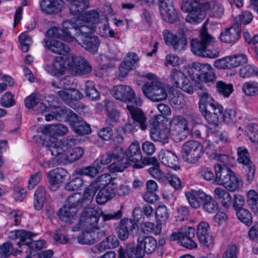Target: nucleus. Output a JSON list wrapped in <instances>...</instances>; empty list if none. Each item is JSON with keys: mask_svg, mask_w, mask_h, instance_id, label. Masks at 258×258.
I'll return each instance as SVG.
<instances>
[{"mask_svg": "<svg viewBox=\"0 0 258 258\" xmlns=\"http://www.w3.org/2000/svg\"><path fill=\"white\" fill-rule=\"evenodd\" d=\"M87 211L88 208L84 209L81 215L79 222L72 228V231H78L83 228H89L90 227H93V224L90 222L91 218L90 214H88L86 213Z\"/></svg>", "mask_w": 258, "mask_h": 258, "instance_id": "46", "label": "nucleus"}, {"mask_svg": "<svg viewBox=\"0 0 258 258\" xmlns=\"http://www.w3.org/2000/svg\"><path fill=\"white\" fill-rule=\"evenodd\" d=\"M215 197L225 209L229 208L232 204V198L230 194L221 187H216L214 191Z\"/></svg>", "mask_w": 258, "mask_h": 258, "instance_id": "39", "label": "nucleus"}, {"mask_svg": "<svg viewBox=\"0 0 258 258\" xmlns=\"http://www.w3.org/2000/svg\"><path fill=\"white\" fill-rule=\"evenodd\" d=\"M169 217V210L165 205L158 206L156 212V218L159 225L165 224Z\"/></svg>", "mask_w": 258, "mask_h": 258, "instance_id": "54", "label": "nucleus"}, {"mask_svg": "<svg viewBox=\"0 0 258 258\" xmlns=\"http://www.w3.org/2000/svg\"><path fill=\"white\" fill-rule=\"evenodd\" d=\"M75 40L80 44L85 50L92 53H96L98 50L100 42L96 36L92 35L90 33H76L73 31Z\"/></svg>", "mask_w": 258, "mask_h": 258, "instance_id": "14", "label": "nucleus"}, {"mask_svg": "<svg viewBox=\"0 0 258 258\" xmlns=\"http://www.w3.org/2000/svg\"><path fill=\"white\" fill-rule=\"evenodd\" d=\"M64 6L62 0H40V10L46 15L56 14L60 12Z\"/></svg>", "mask_w": 258, "mask_h": 258, "instance_id": "24", "label": "nucleus"}, {"mask_svg": "<svg viewBox=\"0 0 258 258\" xmlns=\"http://www.w3.org/2000/svg\"><path fill=\"white\" fill-rule=\"evenodd\" d=\"M19 250H21V248L17 249L16 251H14L11 243L5 242L0 246V256L8 257L12 254L16 255L22 252H19Z\"/></svg>", "mask_w": 258, "mask_h": 258, "instance_id": "58", "label": "nucleus"}, {"mask_svg": "<svg viewBox=\"0 0 258 258\" xmlns=\"http://www.w3.org/2000/svg\"><path fill=\"white\" fill-rule=\"evenodd\" d=\"M237 152L238 155L237 161L239 163L244 165L251 163L249 153L246 148L244 147H238Z\"/></svg>", "mask_w": 258, "mask_h": 258, "instance_id": "59", "label": "nucleus"}, {"mask_svg": "<svg viewBox=\"0 0 258 258\" xmlns=\"http://www.w3.org/2000/svg\"><path fill=\"white\" fill-rule=\"evenodd\" d=\"M49 140L46 139L44 141L47 152L57 157L59 163L67 164L74 162L81 158L84 153V150L81 147H77L69 151L76 144L77 139L75 137L68 136L58 142Z\"/></svg>", "mask_w": 258, "mask_h": 258, "instance_id": "3", "label": "nucleus"}, {"mask_svg": "<svg viewBox=\"0 0 258 258\" xmlns=\"http://www.w3.org/2000/svg\"><path fill=\"white\" fill-rule=\"evenodd\" d=\"M170 78L174 86L180 88L189 94H193V86L183 72L176 69H173L171 72Z\"/></svg>", "mask_w": 258, "mask_h": 258, "instance_id": "17", "label": "nucleus"}, {"mask_svg": "<svg viewBox=\"0 0 258 258\" xmlns=\"http://www.w3.org/2000/svg\"><path fill=\"white\" fill-rule=\"evenodd\" d=\"M83 180L82 177H77L72 179L69 182L67 183L64 186L66 190L68 191H73L77 190L83 187Z\"/></svg>", "mask_w": 258, "mask_h": 258, "instance_id": "64", "label": "nucleus"}, {"mask_svg": "<svg viewBox=\"0 0 258 258\" xmlns=\"http://www.w3.org/2000/svg\"><path fill=\"white\" fill-rule=\"evenodd\" d=\"M206 195L207 193L202 190H191L185 192L189 204L195 209H198L201 207Z\"/></svg>", "mask_w": 258, "mask_h": 258, "instance_id": "34", "label": "nucleus"}, {"mask_svg": "<svg viewBox=\"0 0 258 258\" xmlns=\"http://www.w3.org/2000/svg\"><path fill=\"white\" fill-rule=\"evenodd\" d=\"M236 213L238 219L245 225L249 226L252 224V216L248 210L243 208L236 211Z\"/></svg>", "mask_w": 258, "mask_h": 258, "instance_id": "60", "label": "nucleus"}, {"mask_svg": "<svg viewBox=\"0 0 258 258\" xmlns=\"http://www.w3.org/2000/svg\"><path fill=\"white\" fill-rule=\"evenodd\" d=\"M258 70L257 68L252 65H246L242 67L239 70V75L241 77L245 78H249L257 75Z\"/></svg>", "mask_w": 258, "mask_h": 258, "instance_id": "62", "label": "nucleus"}, {"mask_svg": "<svg viewBox=\"0 0 258 258\" xmlns=\"http://www.w3.org/2000/svg\"><path fill=\"white\" fill-rule=\"evenodd\" d=\"M66 60L61 56H57L52 61V65H46L44 67L45 70L52 76L57 77L63 75L67 70Z\"/></svg>", "mask_w": 258, "mask_h": 258, "instance_id": "28", "label": "nucleus"}, {"mask_svg": "<svg viewBox=\"0 0 258 258\" xmlns=\"http://www.w3.org/2000/svg\"><path fill=\"white\" fill-rule=\"evenodd\" d=\"M160 12L162 19L166 22L173 23L178 19V15L173 5V4H163L159 6Z\"/></svg>", "mask_w": 258, "mask_h": 258, "instance_id": "36", "label": "nucleus"}, {"mask_svg": "<svg viewBox=\"0 0 258 258\" xmlns=\"http://www.w3.org/2000/svg\"><path fill=\"white\" fill-rule=\"evenodd\" d=\"M204 3L201 4L196 0H183L181 10L184 12H189L201 8Z\"/></svg>", "mask_w": 258, "mask_h": 258, "instance_id": "63", "label": "nucleus"}, {"mask_svg": "<svg viewBox=\"0 0 258 258\" xmlns=\"http://www.w3.org/2000/svg\"><path fill=\"white\" fill-rule=\"evenodd\" d=\"M67 120L70 122L73 130L76 134L86 135L91 133V130L90 125L84 121L82 117L78 116L71 109Z\"/></svg>", "mask_w": 258, "mask_h": 258, "instance_id": "19", "label": "nucleus"}, {"mask_svg": "<svg viewBox=\"0 0 258 258\" xmlns=\"http://www.w3.org/2000/svg\"><path fill=\"white\" fill-rule=\"evenodd\" d=\"M229 67L230 69L236 68L240 65L246 63L247 62V58L243 53H239L228 56Z\"/></svg>", "mask_w": 258, "mask_h": 258, "instance_id": "55", "label": "nucleus"}, {"mask_svg": "<svg viewBox=\"0 0 258 258\" xmlns=\"http://www.w3.org/2000/svg\"><path fill=\"white\" fill-rule=\"evenodd\" d=\"M46 36L48 38H45L43 40L42 43L43 46L51 51L56 54L62 55L66 54L70 52V48L68 45L64 44L58 40L52 38L51 37H54V36H48L47 35V33H46ZM54 38L61 39L56 37H54Z\"/></svg>", "mask_w": 258, "mask_h": 258, "instance_id": "22", "label": "nucleus"}, {"mask_svg": "<svg viewBox=\"0 0 258 258\" xmlns=\"http://www.w3.org/2000/svg\"><path fill=\"white\" fill-rule=\"evenodd\" d=\"M216 91L220 96L227 98L233 91V85L219 81L216 84Z\"/></svg>", "mask_w": 258, "mask_h": 258, "instance_id": "47", "label": "nucleus"}, {"mask_svg": "<svg viewBox=\"0 0 258 258\" xmlns=\"http://www.w3.org/2000/svg\"><path fill=\"white\" fill-rule=\"evenodd\" d=\"M195 229L192 227H184L173 231L170 236V240H177L178 243L188 249L197 247V243L192 239L195 237Z\"/></svg>", "mask_w": 258, "mask_h": 258, "instance_id": "11", "label": "nucleus"}, {"mask_svg": "<svg viewBox=\"0 0 258 258\" xmlns=\"http://www.w3.org/2000/svg\"><path fill=\"white\" fill-rule=\"evenodd\" d=\"M137 225L136 222L131 219H122L116 228L119 238L121 240H126L129 236L130 232L135 229Z\"/></svg>", "mask_w": 258, "mask_h": 258, "instance_id": "29", "label": "nucleus"}, {"mask_svg": "<svg viewBox=\"0 0 258 258\" xmlns=\"http://www.w3.org/2000/svg\"><path fill=\"white\" fill-rule=\"evenodd\" d=\"M46 191L42 186H39L35 191L34 198V206L36 210H40L43 206L45 200Z\"/></svg>", "mask_w": 258, "mask_h": 258, "instance_id": "48", "label": "nucleus"}, {"mask_svg": "<svg viewBox=\"0 0 258 258\" xmlns=\"http://www.w3.org/2000/svg\"><path fill=\"white\" fill-rule=\"evenodd\" d=\"M247 202L252 211L258 213V194L254 190H249L247 194Z\"/></svg>", "mask_w": 258, "mask_h": 258, "instance_id": "56", "label": "nucleus"}, {"mask_svg": "<svg viewBox=\"0 0 258 258\" xmlns=\"http://www.w3.org/2000/svg\"><path fill=\"white\" fill-rule=\"evenodd\" d=\"M79 193H74L68 198V204H66L60 209L58 216L60 220L66 222H71L74 218L79 208Z\"/></svg>", "mask_w": 258, "mask_h": 258, "instance_id": "13", "label": "nucleus"}, {"mask_svg": "<svg viewBox=\"0 0 258 258\" xmlns=\"http://www.w3.org/2000/svg\"><path fill=\"white\" fill-rule=\"evenodd\" d=\"M121 153L118 152V149H115L112 152L102 155L100 159H97L94 161V165L99 166L101 168V165H107L111 161H115L121 157Z\"/></svg>", "mask_w": 258, "mask_h": 258, "instance_id": "40", "label": "nucleus"}, {"mask_svg": "<svg viewBox=\"0 0 258 258\" xmlns=\"http://www.w3.org/2000/svg\"><path fill=\"white\" fill-rule=\"evenodd\" d=\"M188 73L193 79L197 78L205 83L213 82L216 78L212 67L208 63L193 62Z\"/></svg>", "mask_w": 258, "mask_h": 258, "instance_id": "9", "label": "nucleus"}, {"mask_svg": "<svg viewBox=\"0 0 258 258\" xmlns=\"http://www.w3.org/2000/svg\"><path fill=\"white\" fill-rule=\"evenodd\" d=\"M163 36L165 43L172 46L176 51L183 50L187 45L186 37L183 33L178 32L174 34L168 30H165L163 32Z\"/></svg>", "mask_w": 258, "mask_h": 258, "instance_id": "16", "label": "nucleus"}, {"mask_svg": "<svg viewBox=\"0 0 258 258\" xmlns=\"http://www.w3.org/2000/svg\"><path fill=\"white\" fill-rule=\"evenodd\" d=\"M159 158L165 166L173 168L175 171L179 169V166L176 164L178 160L175 153L168 150L162 149L159 152Z\"/></svg>", "mask_w": 258, "mask_h": 258, "instance_id": "31", "label": "nucleus"}, {"mask_svg": "<svg viewBox=\"0 0 258 258\" xmlns=\"http://www.w3.org/2000/svg\"><path fill=\"white\" fill-rule=\"evenodd\" d=\"M169 100L170 104L176 108H182L186 103L184 95L178 91H173L169 95Z\"/></svg>", "mask_w": 258, "mask_h": 258, "instance_id": "49", "label": "nucleus"}, {"mask_svg": "<svg viewBox=\"0 0 258 258\" xmlns=\"http://www.w3.org/2000/svg\"><path fill=\"white\" fill-rule=\"evenodd\" d=\"M169 130L163 126H153L150 129V137L154 141L165 144L169 142Z\"/></svg>", "mask_w": 258, "mask_h": 258, "instance_id": "33", "label": "nucleus"}, {"mask_svg": "<svg viewBox=\"0 0 258 258\" xmlns=\"http://www.w3.org/2000/svg\"><path fill=\"white\" fill-rule=\"evenodd\" d=\"M68 132L69 129L68 127L62 123L48 124L44 126L41 128L42 134L47 135L49 136L44 139V140L47 139L54 142H58V141H56V138L53 137L63 136L67 134ZM44 141H43V145L46 147L44 145Z\"/></svg>", "mask_w": 258, "mask_h": 258, "instance_id": "21", "label": "nucleus"}, {"mask_svg": "<svg viewBox=\"0 0 258 258\" xmlns=\"http://www.w3.org/2000/svg\"><path fill=\"white\" fill-rule=\"evenodd\" d=\"M85 9H84L85 10ZM84 10L79 14L75 15L76 20H66L62 23V28L53 27L49 29L47 35L61 39L72 42L75 40L73 31L80 33H91L95 31L99 23L107 21V17L103 14L100 15L95 10H90L81 15Z\"/></svg>", "mask_w": 258, "mask_h": 258, "instance_id": "1", "label": "nucleus"}, {"mask_svg": "<svg viewBox=\"0 0 258 258\" xmlns=\"http://www.w3.org/2000/svg\"><path fill=\"white\" fill-rule=\"evenodd\" d=\"M139 58L135 52H128L119 67V76L124 78L129 71L134 70L138 65Z\"/></svg>", "mask_w": 258, "mask_h": 258, "instance_id": "26", "label": "nucleus"}, {"mask_svg": "<svg viewBox=\"0 0 258 258\" xmlns=\"http://www.w3.org/2000/svg\"><path fill=\"white\" fill-rule=\"evenodd\" d=\"M85 62V58L79 55L71 54L66 57L67 65L68 66L72 74L75 75L76 73H80L86 71L88 69L87 67L83 70H80L78 68L80 64Z\"/></svg>", "mask_w": 258, "mask_h": 258, "instance_id": "35", "label": "nucleus"}, {"mask_svg": "<svg viewBox=\"0 0 258 258\" xmlns=\"http://www.w3.org/2000/svg\"><path fill=\"white\" fill-rule=\"evenodd\" d=\"M202 145L197 141L191 140L184 143L181 148L182 159L190 164L197 163L204 154Z\"/></svg>", "mask_w": 258, "mask_h": 258, "instance_id": "8", "label": "nucleus"}, {"mask_svg": "<svg viewBox=\"0 0 258 258\" xmlns=\"http://www.w3.org/2000/svg\"><path fill=\"white\" fill-rule=\"evenodd\" d=\"M52 95L47 97H44L38 93H32L25 99V104L28 108L36 107L37 112L43 113L51 106H54L52 102Z\"/></svg>", "mask_w": 258, "mask_h": 258, "instance_id": "12", "label": "nucleus"}, {"mask_svg": "<svg viewBox=\"0 0 258 258\" xmlns=\"http://www.w3.org/2000/svg\"><path fill=\"white\" fill-rule=\"evenodd\" d=\"M209 8V4L208 3H205L201 8L189 12L185 17L186 22L191 24L201 22L205 18L206 13Z\"/></svg>", "mask_w": 258, "mask_h": 258, "instance_id": "32", "label": "nucleus"}, {"mask_svg": "<svg viewBox=\"0 0 258 258\" xmlns=\"http://www.w3.org/2000/svg\"><path fill=\"white\" fill-rule=\"evenodd\" d=\"M157 243L156 239L152 236H140L137 239V245L135 250L138 253V257H142L144 252L150 254L155 251Z\"/></svg>", "mask_w": 258, "mask_h": 258, "instance_id": "18", "label": "nucleus"}, {"mask_svg": "<svg viewBox=\"0 0 258 258\" xmlns=\"http://www.w3.org/2000/svg\"><path fill=\"white\" fill-rule=\"evenodd\" d=\"M200 97L199 109L209 124L217 126L219 116L222 113L223 107L216 101L207 89L201 88L198 92Z\"/></svg>", "mask_w": 258, "mask_h": 258, "instance_id": "4", "label": "nucleus"}, {"mask_svg": "<svg viewBox=\"0 0 258 258\" xmlns=\"http://www.w3.org/2000/svg\"><path fill=\"white\" fill-rule=\"evenodd\" d=\"M83 231L78 237V241L81 244H93L96 243V233L93 232L91 227Z\"/></svg>", "mask_w": 258, "mask_h": 258, "instance_id": "45", "label": "nucleus"}, {"mask_svg": "<svg viewBox=\"0 0 258 258\" xmlns=\"http://www.w3.org/2000/svg\"><path fill=\"white\" fill-rule=\"evenodd\" d=\"M111 94L117 100L127 103L126 108L134 122L138 123L140 128L145 131L147 128V117L139 107L143 103L132 88L128 85H117L112 87Z\"/></svg>", "mask_w": 258, "mask_h": 258, "instance_id": "2", "label": "nucleus"}, {"mask_svg": "<svg viewBox=\"0 0 258 258\" xmlns=\"http://www.w3.org/2000/svg\"><path fill=\"white\" fill-rule=\"evenodd\" d=\"M169 123L170 135L176 142L183 140L187 135L190 134L191 130L188 127V122L183 116L174 115Z\"/></svg>", "mask_w": 258, "mask_h": 258, "instance_id": "7", "label": "nucleus"}, {"mask_svg": "<svg viewBox=\"0 0 258 258\" xmlns=\"http://www.w3.org/2000/svg\"><path fill=\"white\" fill-rule=\"evenodd\" d=\"M203 210L209 213H215L218 209L216 201L210 195L207 194L202 204Z\"/></svg>", "mask_w": 258, "mask_h": 258, "instance_id": "44", "label": "nucleus"}, {"mask_svg": "<svg viewBox=\"0 0 258 258\" xmlns=\"http://www.w3.org/2000/svg\"><path fill=\"white\" fill-rule=\"evenodd\" d=\"M161 225H155L154 223L150 222H145L141 225L142 231L145 234L152 233L157 235L161 232Z\"/></svg>", "mask_w": 258, "mask_h": 258, "instance_id": "57", "label": "nucleus"}, {"mask_svg": "<svg viewBox=\"0 0 258 258\" xmlns=\"http://www.w3.org/2000/svg\"><path fill=\"white\" fill-rule=\"evenodd\" d=\"M85 92L86 97L91 100H97L100 97V93L95 88L94 83L92 81L85 82Z\"/></svg>", "mask_w": 258, "mask_h": 258, "instance_id": "52", "label": "nucleus"}, {"mask_svg": "<svg viewBox=\"0 0 258 258\" xmlns=\"http://www.w3.org/2000/svg\"><path fill=\"white\" fill-rule=\"evenodd\" d=\"M144 95L153 102H159L167 98V92L163 85L159 81H151L142 86Z\"/></svg>", "mask_w": 258, "mask_h": 258, "instance_id": "10", "label": "nucleus"}, {"mask_svg": "<svg viewBox=\"0 0 258 258\" xmlns=\"http://www.w3.org/2000/svg\"><path fill=\"white\" fill-rule=\"evenodd\" d=\"M67 172L62 168H56L48 173L49 187L52 190H56L62 183L67 175Z\"/></svg>", "mask_w": 258, "mask_h": 258, "instance_id": "27", "label": "nucleus"}, {"mask_svg": "<svg viewBox=\"0 0 258 258\" xmlns=\"http://www.w3.org/2000/svg\"><path fill=\"white\" fill-rule=\"evenodd\" d=\"M71 14L79 15L83 10L89 6L88 0H67Z\"/></svg>", "mask_w": 258, "mask_h": 258, "instance_id": "42", "label": "nucleus"}, {"mask_svg": "<svg viewBox=\"0 0 258 258\" xmlns=\"http://www.w3.org/2000/svg\"><path fill=\"white\" fill-rule=\"evenodd\" d=\"M97 190L94 187H91L90 184L85 190L83 198L80 195L79 204H78L79 206L80 207H84L85 209L87 208V206L89 205L92 202ZM79 194L81 195L80 194Z\"/></svg>", "mask_w": 258, "mask_h": 258, "instance_id": "43", "label": "nucleus"}, {"mask_svg": "<svg viewBox=\"0 0 258 258\" xmlns=\"http://www.w3.org/2000/svg\"><path fill=\"white\" fill-rule=\"evenodd\" d=\"M86 213L88 214H90L91 218L90 222L93 224V227L98 224L100 216H101L103 221L105 222L111 220H118L122 216V211L120 210L116 212L112 210L102 211L99 208L92 207L88 208Z\"/></svg>", "mask_w": 258, "mask_h": 258, "instance_id": "15", "label": "nucleus"}, {"mask_svg": "<svg viewBox=\"0 0 258 258\" xmlns=\"http://www.w3.org/2000/svg\"><path fill=\"white\" fill-rule=\"evenodd\" d=\"M30 239H31V237ZM28 240V241L22 244L19 242L17 243V245L18 246L19 248H21V250H19V251L23 252L25 251L27 253L26 258H29L31 256H34L36 258H37V255L38 253L35 255V253L37 251L41 250L45 247V242L43 240L36 241Z\"/></svg>", "mask_w": 258, "mask_h": 258, "instance_id": "23", "label": "nucleus"}, {"mask_svg": "<svg viewBox=\"0 0 258 258\" xmlns=\"http://www.w3.org/2000/svg\"><path fill=\"white\" fill-rule=\"evenodd\" d=\"M52 102L54 106H51L46 111L50 110L52 107H54V110L45 115V120L47 121H50L53 119L59 120L62 118L67 119L69 113H70V109L64 106L55 107L54 101L52 100Z\"/></svg>", "mask_w": 258, "mask_h": 258, "instance_id": "37", "label": "nucleus"}, {"mask_svg": "<svg viewBox=\"0 0 258 258\" xmlns=\"http://www.w3.org/2000/svg\"><path fill=\"white\" fill-rule=\"evenodd\" d=\"M197 236L200 242L206 247H212L214 239L212 235L210 225L207 222L201 221L197 227Z\"/></svg>", "mask_w": 258, "mask_h": 258, "instance_id": "20", "label": "nucleus"}, {"mask_svg": "<svg viewBox=\"0 0 258 258\" xmlns=\"http://www.w3.org/2000/svg\"><path fill=\"white\" fill-rule=\"evenodd\" d=\"M200 40L193 39L190 41L191 51L199 56L215 58L219 55V48L214 45L215 38L203 27L200 32Z\"/></svg>", "mask_w": 258, "mask_h": 258, "instance_id": "5", "label": "nucleus"}, {"mask_svg": "<svg viewBox=\"0 0 258 258\" xmlns=\"http://www.w3.org/2000/svg\"><path fill=\"white\" fill-rule=\"evenodd\" d=\"M99 189L96 196V201L99 205H104L115 197L113 186L103 187Z\"/></svg>", "mask_w": 258, "mask_h": 258, "instance_id": "38", "label": "nucleus"}, {"mask_svg": "<svg viewBox=\"0 0 258 258\" xmlns=\"http://www.w3.org/2000/svg\"><path fill=\"white\" fill-rule=\"evenodd\" d=\"M116 183L112 181V178L109 174H103L97 177L91 183V187H94L97 190L103 187L113 186Z\"/></svg>", "mask_w": 258, "mask_h": 258, "instance_id": "41", "label": "nucleus"}, {"mask_svg": "<svg viewBox=\"0 0 258 258\" xmlns=\"http://www.w3.org/2000/svg\"><path fill=\"white\" fill-rule=\"evenodd\" d=\"M125 154L130 161L136 163L134 165V168H141L143 167V163H141L142 155L138 142H132L126 149Z\"/></svg>", "mask_w": 258, "mask_h": 258, "instance_id": "25", "label": "nucleus"}, {"mask_svg": "<svg viewBox=\"0 0 258 258\" xmlns=\"http://www.w3.org/2000/svg\"><path fill=\"white\" fill-rule=\"evenodd\" d=\"M118 241L115 236L113 235L108 236L105 240H103L100 244L97 245L96 247L99 252H103L106 249H111L117 246Z\"/></svg>", "mask_w": 258, "mask_h": 258, "instance_id": "50", "label": "nucleus"}, {"mask_svg": "<svg viewBox=\"0 0 258 258\" xmlns=\"http://www.w3.org/2000/svg\"><path fill=\"white\" fill-rule=\"evenodd\" d=\"M209 4V8L208 9L210 10V15L211 17L215 18L220 19L221 18L224 13V9L221 4L217 3H213L212 5L208 3Z\"/></svg>", "mask_w": 258, "mask_h": 258, "instance_id": "61", "label": "nucleus"}, {"mask_svg": "<svg viewBox=\"0 0 258 258\" xmlns=\"http://www.w3.org/2000/svg\"><path fill=\"white\" fill-rule=\"evenodd\" d=\"M240 36L239 29L236 26L233 25L221 32L220 39L223 42L233 44L238 41Z\"/></svg>", "mask_w": 258, "mask_h": 258, "instance_id": "30", "label": "nucleus"}, {"mask_svg": "<svg viewBox=\"0 0 258 258\" xmlns=\"http://www.w3.org/2000/svg\"><path fill=\"white\" fill-rule=\"evenodd\" d=\"M215 180L218 184L222 185L228 191H235L242 185L241 179L231 169L222 166L220 164L215 165Z\"/></svg>", "mask_w": 258, "mask_h": 258, "instance_id": "6", "label": "nucleus"}, {"mask_svg": "<svg viewBox=\"0 0 258 258\" xmlns=\"http://www.w3.org/2000/svg\"><path fill=\"white\" fill-rule=\"evenodd\" d=\"M9 237L11 239H19L21 244L25 243L27 240H31V233L24 230L11 231L9 233Z\"/></svg>", "mask_w": 258, "mask_h": 258, "instance_id": "51", "label": "nucleus"}, {"mask_svg": "<svg viewBox=\"0 0 258 258\" xmlns=\"http://www.w3.org/2000/svg\"><path fill=\"white\" fill-rule=\"evenodd\" d=\"M242 91L247 96L258 95V83L255 81H248L244 83L242 86Z\"/></svg>", "mask_w": 258, "mask_h": 258, "instance_id": "53", "label": "nucleus"}]
</instances>
